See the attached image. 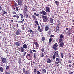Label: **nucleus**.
I'll use <instances>...</instances> for the list:
<instances>
[{"mask_svg": "<svg viewBox=\"0 0 74 74\" xmlns=\"http://www.w3.org/2000/svg\"><path fill=\"white\" fill-rule=\"evenodd\" d=\"M26 53H27V52H24L23 53H22V54H23L22 55L23 56H25V55H26Z\"/></svg>", "mask_w": 74, "mask_h": 74, "instance_id": "473e14b6", "label": "nucleus"}, {"mask_svg": "<svg viewBox=\"0 0 74 74\" xmlns=\"http://www.w3.org/2000/svg\"><path fill=\"white\" fill-rule=\"evenodd\" d=\"M32 18L33 20H35V19H36V16H35L34 15H32Z\"/></svg>", "mask_w": 74, "mask_h": 74, "instance_id": "a878e982", "label": "nucleus"}, {"mask_svg": "<svg viewBox=\"0 0 74 74\" xmlns=\"http://www.w3.org/2000/svg\"><path fill=\"white\" fill-rule=\"evenodd\" d=\"M68 63H70V64H71V63H72V61L71 60H68Z\"/></svg>", "mask_w": 74, "mask_h": 74, "instance_id": "a18cd8bd", "label": "nucleus"}, {"mask_svg": "<svg viewBox=\"0 0 74 74\" xmlns=\"http://www.w3.org/2000/svg\"><path fill=\"white\" fill-rule=\"evenodd\" d=\"M42 18L45 22H47V16L42 15Z\"/></svg>", "mask_w": 74, "mask_h": 74, "instance_id": "39448f33", "label": "nucleus"}, {"mask_svg": "<svg viewBox=\"0 0 74 74\" xmlns=\"http://www.w3.org/2000/svg\"><path fill=\"white\" fill-rule=\"evenodd\" d=\"M40 57L42 58V57H44V54L43 53H42L41 54Z\"/></svg>", "mask_w": 74, "mask_h": 74, "instance_id": "5fc2aeb1", "label": "nucleus"}, {"mask_svg": "<svg viewBox=\"0 0 74 74\" xmlns=\"http://www.w3.org/2000/svg\"><path fill=\"white\" fill-rule=\"evenodd\" d=\"M63 39L59 38L58 39V41L59 43H60V42H63Z\"/></svg>", "mask_w": 74, "mask_h": 74, "instance_id": "412c9836", "label": "nucleus"}, {"mask_svg": "<svg viewBox=\"0 0 74 74\" xmlns=\"http://www.w3.org/2000/svg\"><path fill=\"white\" fill-rule=\"evenodd\" d=\"M22 70H23V73H25V72H26L25 69V68H23Z\"/></svg>", "mask_w": 74, "mask_h": 74, "instance_id": "79ce46f5", "label": "nucleus"}, {"mask_svg": "<svg viewBox=\"0 0 74 74\" xmlns=\"http://www.w3.org/2000/svg\"><path fill=\"white\" fill-rule=\"evenodd\" d=\"M32 52H36V51L34 49H33L32 50Z\"/></svg>", "mask_w": 74, "mask_h": 74, "instance_id": "052dcab7", "label": "nucleus"}, {"mask_svg": "<svg viewBox=\"0 0 74 74\" xmlns=\"http://www.w3.org/2000/svg\"><path fill=\"white\" fill-rule=\"evenodd\" d=\"M52 38H50L49 39V42H52Z\"/></svg>", "mask_w": 74, "mask_h": 74, "instance_id": "4d7b16f0", "label": "nucleus"}, {"mask_svg": "<svg viewBox=\"0 0 74 74\" xmlns=\"http://www.w3.org/2000/svg\"><path fill=\"white\" fill-rule=\"evenodd\" d=\"M16 27H19V25H18V24H16Z\"/></svg>", "mask_w": 74, "mask_h": 74, "instance_id": "13d9d810", "label": "nucleus"}, {"mask_svg": "<svg viewBox=\"0 0 74 74\" xmlns=\"http://www.w3.org/2000/svg\"><path fill=\"white\" fill-rule=\"evenodd\" d=\"M38 30H40V26H38Z\"/></svg>", "mask_w": 74, "mask_h": 74, "instance_id": "0e129e2a", "label": "nucleus"}, {"mask_svg": "<svg viewBox=\"0 0 74 74\" xmlns=\"http://www.w3.org/2000/svg\"><path fill=\"white\" fill-rule=\"evenodd\" d=\"M64 55H63V53H61V58H63V56H64Z\"/></svg>", "mask_w": 74, "mask_h": 74, "instance_id": "37998d69", "label": "nucleus"}, {"mask_svg": "<svg viewBox=\"0 0 74 74\" xmlns=\"http://www.w3.org/2000/svg\"><path fill=\"white\" fill-rule=\"evenodd\" d=\"M41 40L43 41H44L45 40V37H42L41 38Z\"/></svg>", "mask_w": 74, "mask_h": 74, "instance_id": "e433bc0d", "label": "nucleus"}, {"mask_svg": "<svg viewBox=\"0 0 74 74\" xmlns=\"http://www.w3.org/2000/svg\"><path fill=\"white\" fill-rule=\"evenodd\" d=\"M1 62L2 63H3L5 64L7 63V60H6V58H2Z\"/></svg>", "mask_w": 74, "mask_h": 74, "instance_id": "0eeeda50", "label": "nucleus"}, {"mask_svg": "<svg viewBox=\"0 0 74 74\" xmlns=\"http://www.w3.org/2000/svg\"><path fill=\"white\" fill-rule=\"evenodd\" d=\"M25 74H30V73L29 71H25Z\"/></svg>", "mask_w": 74, "mask_h": 74, "instance_id": "cd10ccee", "label": "nucleus"}, {"mask_svg": "<svg viewBox=\"0 0 74 74\" xmlns=\"http://www.w3.org/2000/svg\"><path fill=\"white\" fill-rule=\"evenodd\" d=\"M41 51L42 52H44V48H42L41 49Z\"/></svg>", "mask_w": 74, "mask_h": 74, "instance_id": "c03bdc74", "label": "nucleus"}, {"mask_svg": "<svg viewBox=\"0 0 74 74\" xmlns=\"http://www.w3.org/2000/svg\"><path fill=\"white\" fill-rule=\"evenodd\" d=\"M60 60V59H59V58H57L56 59V62H58V61H59Z\"/></svg>", "mask_w": 74, "mask_h": 74, "instance_id": "603ef678", "label": "nucleus"}, {"mask_svg": "<svg viewBox=\"0 0 74 74\" xmlns=\"http://www.w3.org/2000/svg\"><path fill=\"white\" fill-rule=\"evenodd\" d=\"M29 53H30V54H33V51L31 49H30V50H29Z\"/></svg>", "mask_w": 74, "mask_h": 74, "instance_id": "a19ab883", "label": "nucleus"}, {"mask_svg": "<svg viewBox=\"0 0 74 74\" xmlns=\"http://www.w3.org/2000/svg\"><path fill=\"white\" fill-rule=\"evenodd\" d=\"M34 44H35V45H38V43L36 42H34Z\"/></svg>", "mask_w": 74, "mask_h": 74, "instance_id": "09e8293b", "label": "nucleus"}, {"mask_svg": "<svg viewBox=\"0 0 74 74\" xmlns=\"http://www.w3.org/2000/svg\"><path fill=\"white\" fill-rule=\"evenodd\" d=\"M60 38L63 39V38L64 37V35L63 34H61L59 36Z\"/></svg>", "mask_w": 74, "mask_h": 74, "instance_id": "b1692460", "label": "nucleus"}, {"mask_svg": "<svg viewBox=\"0 0 74 74\" xmlns=\"http://www.w3.org/2000/svg\"><path fill=\"white\" fill-rule=\"evenodd\" d=\"M23 48H25V49H27V45L26 44H24L23 46Z\"/></svg>", "mask_w": 74, "mask_h": 74, "instance_id": "f8f14e48", "label": "nucleus"}, {"mask_svg": "<svg viewBox=\"0 0 74 74\" xmlns=\"http://www.w3.org/2000/svg\"><path fill=\"white\" fill-rule=\"evenodd\" d=\"M6 69L8 70H10V66H9V65H8V66L6 67Z\"/></svg>", "mask_w": 74, "mask_h": 74, "instance_id": "58836bf2", "label": "nucleus"}, {"mask_svg": "<svg viewBox=\"0 0 74 74\" xmlns=\"http://www.w3.org/2000/svg\"><path fill=\"white\" fill-rule=\"evenodd\" d=\"M42 73L43 74H45L46 73V70L45 69H43L42 71Z\"/></svg>", "mask_w": 74, "mask_h": 74, "instance_id": "72a5a7b5", "label": "nucleus"}, {"mask_svg": "<svg viewBox=\"0 0 74 74\" xmlns=\"http://www.w3.org/2000/svg\"><path fill=\"white\" fill-rule=\"evenodd\" d=\"M0 71H1V72H2V73L4 72V69L2 67H0Z\"/></svg>", "mask_w": 74, "mask_h": 74, "instance_id": "5701e85b", "label": "nucleus"}, {"mask_svg": "<svg viewBox=\"0 0 74 74\" xmlns=\"http://www.w3.org/2000/svg\"><path fill=\"white\" fill-rule=\"evenodd\" d=\"M45 11L47 13H50V11H51V8H49V6H47L46 8Z\"/></svg>", "mask_w": 74, "mask_h": 74, "instance_id": "7ed1b4c3", "label": "nucleus"}, {"mask_svg": "<svg viewBox=\"0 0 74 74\" xmlns=\"http://www.w3.org/2000/svg\"><path fill=\"white\" fill-rule=\"evenodd\" d=\"M34 15L36 16H38V17H39V16H40V14H36V13L34 12Z\"/></svg>", "mask_w": 74, "mask_h": 74, "instance_id": "4be33fe9", "label": "nucleus"}, {"mask_svg": "<svg viewBox=\"0 0 74 74\" xmlns=\"http://www.w3.org/2000/svg\"><path fill=\"white\" fill-rule=\"evenodd\" d=\"M35 9H34L33 8L32 9V11H35Z\"/></svg>", "mask_w": 74, "mask_h": 74, "instance_id": "bf43d9fd", "label": "nucleus"}, {"mask_svg": "<svg viewBox=\"0 0 74 74\" xmlns=\"http://www.w3.org/2000/svg\"><path fill=\"white\" fill-rule=\"evenodd\" d=\"M35 23L36 24V25H37V26H39V24L38 23V22L37 21H35Z\"/></svg>", "mask_w": 74, "mask_h": 74, "instance_id": "c756f323", "label": "nucleus"}, {"mask_svg": "<svg viewBox=\"0 0 74 74\" xmlns=\"http://www.w3.org/2000/svg\"><path fill=\"white\" fill-rule=\"evenodd\" d=\"M37 74H41V73H40V72L38 71H37Z\"/></svg>", "mask_w": 74, "mask_h": 74, "instance_id": "e2e57ef3", "label": "nucleus"}, {"mask_svg": "<svg viewBox=\"0 0 74 74\" xmlns=\"http://www.w3.org/2000/svg\"><path fill=\"white\" fill-rule=\"evenodd\" d=\"M42 11H40L39 12V14L40 15H41L42 14Z\"/></svg>", "mask_w": 74, "mask_h": 74, "instance_id": "69168bd1", "label": "nucleus"}, {"mask_svg": "<svg viewBox=\"0 0 74 74\" xmlns=\"http://www.w3.org/2000/svg\"><path fill=\"white\" fill-rule=\"evenodd\" d=\"M24 21H25V19L21 18V20L18 21V23H23V22H24Z\"/></svg>", "mask_w": 74, "mask_h": 74, "instance_id": "9d476101", "label": "nucleus"}, {"mask_svg": "<svg viewBox=\"0 0 74 74\" xmlns=\"http://www.w3.org/2000/svg\"><path fill=\"white\" fill-rule=\"evenodd\" d=\"M71 32H72V30L71 29H69V31L67 32L68 35H70V34H71Z\"/></svg>", "mask_w": 74, "mask_h": 74, "instance_id": "aec40b11", "label": "nucleus"}, {"mask_svg": "<svg viewBox=\"0 0 74 74\" xmlns=\"http://www.w3.org/2000/svg\"><path fill=\"white\" fill-rule=\"evenodd\" d=\"M25 51V49L22 47H21L20 48V51L21 52H23Z\"/></svg>", "mask_w": 74, "mask_h": 74, "instance_id": "4468645a", "label": "nucleus"}, {"mask_svg": "<svg viewBox=\"0 0 74 74\" xmlns=\"http://www.w3.org/2000/svg\"><path fill=\"white\" fill-rule=\"evenodd\" d=\"M14 18H16V19H19V16L17 14L16 15H14L12 16Z\"/></svg>", "mask_w": 74, "mask_h": 74, "instance_id": "ddd939ff", "label": "nucleus"}, {"mask_svg": "<svg viewBox=\"0 0 74 74\" xmlns=\"http://www.w3.org/2000/svg\"><path fill=\"white\" fill-rule=\"evenodd\" d=\"M22 60L21 59H19V60L18 61V63H19L20 65L22 64V62H21V61Z\"/></svg>", "mask_w": 74, "mask_h": 74, "instance_id": "7c9ffc66", "label": "nucleus"}, {"mask_svg": "<svg viewBox=\"0 0 74 74\" xmlns=\"http://www.w3.org/2000/svg\"><path fill=\"white\" fill-rule=\"evenodd\" d=\"M18 4L20 6H21L23 5V2L22 0H18Z\"/></svg>", "mask_w": 74, "mask_h": 74, "instance_id": "423d86ee", "label": "nucleus"}, {"mask_svg": "<svg viewBox=\"0 0 74 74\" xmlns=\"http://www.w3.org/2000/svg\"><path fill=\"white\" fill-rule=\"evenodd\" d=\"M21 29L23 30H25V27H24V25L21 26Z\"/></svg>", "mask_w": 74, "mask_h": 74, "instance_id": "2f4dec72", "label": "nucleus"}, {"mask_svg": "<svg viewBox=\"0 0 74 74\" xmlns=\"http://www.w3.org/2000/svg\"><path fill=\"white\" fill-rule=\"evenodd\" d=\"M2 10V7L0 6V11Z\"/></svg>", "mask_w": 74, "mask_h": 74, "instance_id": "774afa93", "label": "nucleus"}, {"mask_svg": "<svg viewBox=\"0 0 74 74\" xmlns=\"http://www.w3.org/2000/svg\"><path fill=\"white\" fill-rule=\"evenodd\" d=\"M3 14H7V12H5V11H3Z\"/></svg>", "mask_w": 74, "mask_h": 74, "instance_id": "864d4df0", "label": "nucleus"}, {"mask_svg": "<svg viewBox=\"0 0 74 74\" xmlns=\"http://www.w3.org/2000/svg\"><path fill=\"white\" fill-rule=\"evenodd\" d=\"M5 74H11V73H10V72H8L7 71H5Z\"/></svg>", "mask_w": 74, "mask_h": 74, "instance_id": "4c0bfd02", "label": "nucleus"}, {"mask_svg": "<svg viewBox=\"0 0 74 74\" xmlns=\"http://www.w3.org/2000/svg\"><path fill=\"white\" fill-rule=\"evenodd\" d=\"M47 63H51V60L48 58L47 60Z\"/></svg>", "mask_w": 74, "mask_h": 74, "instance_id": "f3484780", "label": "nucleus"}, {"mask_svg": "<svg viewBox=\"0 0 74 74\" xmlns=\"http://www.w3.org/2000/svg\"><path fill=\"white\" fill-rule=\"evenodd\" d=\"M20 33L21 31H20V30L18 29L16 31V34L17 35H19V34H20L21 33Z\"/></svg>", "mask_w": 74, "mask_h": 74, "instance_id": "2eb2a0df", "label": "nucleus"}, {"mask_svg": "<svg viewBox=\"0 0 74 74\" xmlns=\"http://www.w3.org/2000/svg\"><path fill=\"white\" fill-rule=\"evenodd\" d=\"M49 29V27L48 25H46L45 28V31H48Z\"/></svg>", "mask_w": 74, "mask_h": 74, "instance_id": "1a4fd4ad", "label": "nucleus"}, {"mask_svg": "<svg viewBox=\"0 0 74 74\" xmlns=\"http://www.w3.org/2000/svg\"><path fill=\"white\" fill-rule=\"evenodd\" d=\"M33 55L34 58V59H36V57H37V53H33Z\"/></svg>", "mask_w": 74, "mask_h": 74, "instance_id": "dca6fc26", "label": "nucleus"}, {"mask_svg": "<svg viewBox=\"0 0 74 74\" xmlns=\"http://www.w3.org/2000/svg\"><path fill=\"white\" fill-rule=\"evenodd\" d=\"M20 16L21 17V18H24V16H23V14H20Z\"/></svg>", "mask_w": 74, "mask_h": 74, "instance_id": "f704fd0d", "label": "nucleus"}, {"mask_svg": "<svg viewBox=\"0 0 74 74\" xmlns=\"http://www.w3.org/2000/svg\"><path fill=\"white\" fill-rule=\"evenodd\" d=\"M38 47H39V45H36V49H38Z\"/></svg>", "mask_w": 74, "mask_h": 74, "instance_id": "3c124183", "label": "nucleus"}, {"mask_svg": "<svg viewBox=\"0 0 74 74\" xmlns=\"http://www.w3.org/2000/svg\"><path fill=\"white\" fill-rule=\"evenodd\" d=\"M27 56H29V57H30V54H27Z\"/></svg>", "mask_w": 74, "mask_h": 74, "instance_id": "338daca9", "label": "nucleus"}, {"mask_svg": "<svg viewBox=\"0 0 74 74\" xmlns=\"http://www.w3.org/2000/svg\"><path fill=\"white\" fill-rule=\"evenodd\" d=\"M14 3V5L15 7L16 8V11H19V8H18V4L17 3L15 2L14 1H13Z\"/></svg>", "mask_w": 74, "mask_h": 74, "instance_id": "f03ea898", "label": "nucleus"}, {"mask_svg": "<svg viewBox=\"0 0 74 74\" xmlns=\"http://www.w3.org/2000/svg\"><path fill=\"white\" fill-rule=\"evenodd\" d=\"M12 13L13 14H16L15 11H14L13 12H12Z\"/></svg>", "mask_w": 74, "mask_h": 74, "instance_id": "680f3d73", "label": "nucleus"}, {"mask_svg": "<svg viewBox=\"0 0 74 74\" xmlns=\"http://www.w3.org/2000/svg\"><path fill=\"white\" fill-rule=\"evenodd\" d=\"M59 45V47H60L62 48V47H63V46L64 45V43L63 42H60V43Z\"/></svg>", "mask_w": 74, "mask_h": 74, "instance_id": "9b49d317", "label": "nucleus"}, {"mask_svg": "<svg viewBox=\"0 0 74 74\" xmlns=\"http://www.w3.org/2000/svg\"><path fill=\"white\" fill-rule=\"evenodd\" d=\"M51 33H52V32H51V29H50L48 31V34L49 35H51Z\"/></svg>", "mask_w": 74, "mask_h": 74, "instance_id": "bb28decb", "label": "nucleus"}, {"mask_svg": "<svg viewBox=\"0 0 74 74\" xmlns=\"http://www.w3.org/2000/svg\"><path fill=\"white\" fill-rule=\"evenodd\" d=\"M42 12L43 15H47V13L44 10H42Z\"/></svg>", "mask_w": 74, "mask_h": 74, "instance_id": "a211bd4d", "label": "nucleus"}, {"mask_svg": "<svg viewBox=\"0 0 74 74\" xmlns=\"http://www.w3.org/2000/svg\"><path fill=\"white\" fill-rule=\"evenodd\" d=\"M54 53V54L52 56L53 58L54 59H56V56L58 58H59V55H58V53H59V52L58 51H56V52Z\"/></svg>", "mask_w": 74, "mask_h": 74, "instance_id": "f257e3e1", "label": "nucleus"}, {"mask_svg": "<svg viewBox=\"0 0 74 74\" xmlns=\"http://www.w3.org/2000/svg\"><path fill=\"white\" fill-rule=\"evenodd\" d=\"M15 45H17V46H18V47L21 46V43H19L18 42H15Z\"/></svg>", "mask_w": 74, "mask_h": 74, "instance_id": "6ab92c4d", "label": "nucleus"}, {"mask_svg": "<svg viewBox=\"0 0 74 74\" xmlns=\"http://www.w3.org/2000/svg\"><path fill=\"white\" fill-rule=\"evenodd\" d=\"M28 32L29 33H32V30L31 29H29L28 30Z\"/></svg>", "mask_w": 74, "mask_h": 74, "instance_id": "49530a36", "label": "nucleus"}, {"mask_svg": "<svg viewBox=\"0 0 74 74\" xmlns=\"http://www.w3.org/2000/svg\"><path fill=\"white\" fill-rule=\"evenodd\" d=\"M56 30V32H58L59 30V26H57Z\"/></svg>", "mask_w": 74, "mask_h": 74, "instance_id": "c85d7f7f", "label": "nucleus"}, {"mask_svg": "<svg viewBox=\"0 0 74 74\" xmlns=\"http://www.w3.org/2000/svg\"><path fill=\"white\" fill-rule=\"evenodd\" d=\"M60 63V61L56 62L55 64H56V65H57V64H59V63Z\"/></svg>", "mask_w": 74, "mask_h": 74, "instance_id": "c9c22d12", "label": "nucleus"}, {"mask_svg": "<svg viewBox=\"0 0 74 74\" xmlns=\"http://www.w3.org/2000/svg\"><path fill=\"white\" fill-rule=\"evenodd\" d=\"M59 2L57 1H55V3L56 5H59Z\"/></svg>", "mask_w": 74, "mask_h": 74, "instance_id": "ea45409f", "label": "nucleus"}, {"mask_svg": "<svg viewBox=\"0 0 74 74\" xmlns=\"http://www.w3.org/2000/svg\"><path fill=\"white\" fill-rule=\"evenodd\" d=\"M34 73H37V69H36V68H35L34 69Z\"/></svg>", "mask_w": 74, "mask_h": 74, "instance_id": "de8ad7c7", "label": "nucleus"}, {"mask_svg": "<svg viewBox=\"0 0 74 74\" xmlns=\"http://www.w3.org/2000/svg\"><path fill=\"white\" fill-rule=\"evenodd\" d=\"M58 47V44L55 43L54 44L53 47L52 49H54V51H56L57 50V47Z\"/></svg>", "mask_w": 74, "mask_h": 74, "instance_id": "20e7f679", "label": "nucleus"}, {"mask_svg": "<svg viewBox=\"0 0 74 74\" xmlns=\"http://www.w3.org/2000/svg\"><path fill=\"white\" fill-rule=\"evenodd\" d=\"M54 37V35H51L50 36V38H52V37Z\"/></svg>", "mask_w": 74, "mask_h": 74, "instance_id": "6e6d98bb", "label": "nucleus"}, {"mask_svg": "<svg viewBox=\"0 0 74 74\" xmlns=\"http://www.w3.org/2000/svg\"><path fill=\"white\" fill-rule=\"evenodd\" d=\"M49 21L50 22V23H53V18H52L51 17L50 18V19H49Z\"/></svg>", "mask_w": 74, "mask_h": 74, "instance_id": "393cba45", "label": "nucleus"}, {"mask_svg": "<svg viewBox=\"0 0 74 74\" xmlns=\"http://www.w3.org/2000/svg\"><path fill=\"white\" fill-rule=\"evenodd\" d=\"M26 18L27 19H29V15H27V14H25Z\"/></svg>", "mask_w": 74, "mask_h": 74, "instance_id": "8fccbe9b", "label": "nucleus"}, {"mask_svg": "<svg viewBox=\"0 0 74 74\" xmlns=\"http://www.w3.org/2000/svg\"><path fill=\"white\" fill-rule=\"evenodd\" d=\"M27 6H26V5H24V7L23 8V11H24V12H26L27 11Z\"/></svg>", "mask_w": 74, "mask_h": 74, "instance_id": "6e6552de", "label": "nucleus"}]
</instances>
